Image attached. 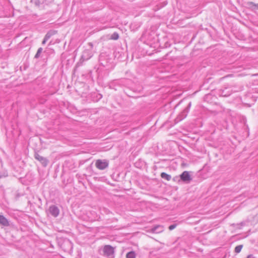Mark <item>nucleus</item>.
I'll list each match as a JSON object with an SVG mask.
<instances>
[{
    "mask_svg": "<svg viewBox=\"0 0 258 258\" xmlns=\"http://www.w3.org/2000/svg\"><path fill=\"white\" fill-rule=\"evenodd\" d=\"M93 56V53L92 52V50L91 49H86L82 53L81 57L79 60V62L77 64V66H80L83 64V63L84 61L88 60Z\"/></svg>",
    "mask_w": 258,
    "mask_h": 258,
    "instance_id": "nucleus-1",
    "label": "nucleus"
},
{
    "mask_svg": "<svg viewBox=\"0 0 258 258\" xmlns=\"http://www.w3.org/2000/svg\"><path fill=\"white\" fill-rule=\"evenodd\" d=\"M191 105V103L190 102L187 106L183 110V111H181L176 117L174 120L175 123H178L186 117L189 111Z\"/></svg>",
    "mask_w": 258,
    "mask_h": 258,
    "instance_id": "nucleus-2",
    "label": "nucleus"
},
{
    "mask_svg": "<svg viewBox=\"0 0 258 258\" xmlns=\"http://www.w3.org/2000/svg\"><path fill=\"white\" fill-rule=\"evenodd\" d=\"M237 90L234 89V87L232 86H228L225 87L223 89L219 91V94L223 97L229 96L233 92H236Z\"/></svg>",
    "mask_w": 258,
    "mask_h": 258,
    "instance_id": "nucleus-3",
    "label": "nucleus"
},
{
    "mask_svg": "<svg viewBox=\"0 0 258 258\" xmlns=\"http://www.w3.org/2000/svg\"><path fill=\"white\" fill-rule=\"evenodd\" d=\"M103 255L108 257H114V249L110 245H105L103 248Z\"/></svg>",
    "mask_w": 258,
    "mask_h": 258,
    "instance_id": "nucleus-4",
    "label": "nucleus"
},
{
    "mask_svg": "<svg viewBox=\"0 0 258 258\" xmlns=\"http://www.w3.org/2000/svg\"><path fill=\"white\" fill-rule=\"evenodd\" d=\"M109 165V162L106 160L98 159L95 163L96 167L99 170H104Z\"/></svg>",
    "mask_w": 258,
    "mask_h": 258,
    "instance_id": "nucleus-5",
    "label": "nucleus"
},
{
    "mask_svg": "<svg viewBox=\"0 0 258 258\" xmlns=\"http://www.w3.org/2000/svg\"><path fill=\"white\" fill-rule=\"evenodd\" d=\"M180 179L185 183H189L192 180L190 175H189V172L187 171H183L180 175Z\"/></svg>",
    "mask_w": 258,
    "mask_h": 258,
    "instance_id": "nucleus-6",
    "label": "nucleus"
},
{
    "mask_svg": "<svg viewBox=\"0 0 258 258\" xmlns=\"http://www.w3.org/2000/svg\"><path fill=\"white\" fill-rule=\"evenodd\" d=\"M35 158L39 161L44 167L47 166L48 163V160L46 158L43 157L40 155L38 153H35L34 154Z\"/></svg>",
    "mask_w": 258,
    "mask_h": 258,
    "instance_id": "nucleus-7",
    "label": "nucleus"
},
{
    "mask_svg": "<svg viewBox=\"0 0 258 258\" xmlns=\"http://www.w3.org/2000/svg\"><path fill=\"white\" fill-rule=\"evenodd\" d=\"M49 213L54 217H56L58 216L59 210L57 206L55 205L50 206L48 209Z\"/></svg>",
    "mask_w": 258,
    "mask_h": 258,
    "instance_id": "nucleus-8",
    "label": "nucleus"
},
{
    "mask_svg": "<svg viewBox=\"0 0 258 258\" xmlns=\"http://www.w3.org/2000/svg\"><path fill=\"white\" fill-rule=\"evenodd\" d=\"M0 225L6 227L10 225L9 220L3 215H0Z\"/></svg>",
    "mask_w": 258,
    "mask_h": 258,
    "instance_id": "nucleus-9",
    "label": "nucleus"
},
{
    "mask_svg": "<svg viewBox=\"0 0 258 258\" xmlns=\"http://www.w3.org/2000/svg\"><path fill=\"white\" fill-rule=\"evenodd\" d=\"M57 31L55 30L49 31L45 35L44 38H45V39L48 40L52 36L55 35Z\"/></svg>",
    "mask_w": 258,
    "mask_h": 258,
    "instance_id": "nucleus-10",
    "label": "nucleus"
},
{
    "mask_svg": "<svg viewBox=\"0 0 258 258\" xmlns=\"http://www.w3.org/2000/svg\"><path fill=\"white\" fill-rule=\"evenodd\" d=\"M152 230L153 232L160 233L163 231V229L162 226L160 225H157L154 227Z\"/></svg>",
    "mask_w": 258,
    "mask_h": 258,
    "instance_id": "nucleus-11",
    "label": "nucleus"
},
{
    "mask_svg": "<svg viewBox=\"0 0 258 258\" xmlns=\"http://www.w3.org/2000/svg\"><path fill=\"white\" fill-rule=\"evenodd\" d=\"M161 178L167 180V181H169L171 179V176L170 175L167 174L165 172H162L161 173Z\"/></svg>",
    "mask_w": 258,
    "mask_h": 258,
    "instance_id": "nucleus-12",
    "label": "nucleus"
},
{
    "mask_svg": "<svg viewBox=\"0 0 258 258\" xmlns=\"http://www.w3.org/2000/svg\"><path fill=\"white\" fill-rule=\"evenodd\" d=\"M136 254L134 251H131L126 254V258H136Z\"/></svg>",
    "mask_w": 258,
    "mask_h": 258,
    "instance_id": "nucleus-13",
    "label": "nucleus"
},
{
    "mask_svg": "<svg viewBox=\"0 0 258 258\" xmlns=\"http://www.w3.org/2000/svg\"><path fill=\"white\" fill-rule=\"evenodd\" d=\"M110 38L112 40H117L119 38V34L117 32H114L111 36Z\"/></svg>",
    "mask_w": 258,
    "mask_h": 258,
    "instance_id": "nucleus-14",
    "label": "nucleus"
},
{
    "mask_svg": "<svg viewBox=\"0 0 258 258\" xmlns=\"http://www.w3.org/2000/svg\"><path fill=\"white\" fill-rule=\"evenodd\" d=\"M42 50L43 49L41 47H40L38 49L37 51L34 56L35 58H38L39 57L41 53L42 52Z\"/></svg>",
    "mask_w": 258,
    "mask_h": 258,
    "instance_id": "nucleus-15",
    "label": "nucleus"
},
{
    "mask_svg": "<svg viewBox=\"0 0 258 258\" xmlns=\"http://www.w3.org/2000/svg\"><path fill=\"white\" fill-rule=\"evenodd\" d=\"M242 247H243L242 245H238L236 246L235 248L234 251L236 253L240 252V251L241 250Z\"/></svg>",
    "mask_w": 258,
    "mask_h": 258,
    "instance_id": "nucleus-16",
    "label": "nucleus"
},
{
    "mask_svg": "<svg viewBox=\"0 0 258 258\" xmlns=\"http://www.w3.org/2000/svg\"><path fill=\"white\" fill-rule=\"evenodd\" d=\"M177 226V224H172L171 225H170L168 227V229L170 230H173L174 228H175Z\"/></svg>",
    "mask_w": 258,
    "mask_h": 258,
    "instance_id": "nucleus-17",
    "label": "nucleus"
},
{
    "mask_svg": "<svg viewBox=\"0 0 258 258\" xmlns=\"http://www.w3.org/2000/svg\"><path fill=\"white\" fill-rule=\"evenodd\" d=\"M47 40H48L47 39H45V38H44V39H43V41L42 42V44H45Z\"/></svg>",
    "mask_w": 258,
    "mask_h": 258,
    "instance_id": "nucleus-18",
    "label": "nucleus"
},
{
    "mask_svg": "<svg viewBox=\"0 0 258 258\" xmlns=\"http://www.w3.org/2000/svg\"><path fill=\"white\" fill-rule=\"evenodd\" d=\"M246 258H254L253 256L251 254L248 255Z\"/></svg>",
    "mask_w": 258,
    "mask_h": 258,
    "instance_id": "nucleus-19",
    "label": "nucleus"
},
{
    "mask_svg": "<svg viewBox=\"0 0 258 258\" xmlns=\"http://www.w3.org/2000/svg\"><path fill=\"white\" fill-rule=\"evenodd\" d=\"M250 4L251 5H253V6H255V7H256L258 8V4H257V5H255V4H254L253 3H252V2L250 3Z\"/></svg>",
    "mask_w": 258,
    "mask_h": 258,
    "instance_id": "nucleus-20",
    "label": "nucleus"
},
{
    "mask_svg": "<svg viewBox=\"0 0 258 258\" xmlns=\"http://www.w3.org/2000/svg\"><path fill=\"white\" fill-rule=\"evenodd\" d=\"M88 44H89V46H90V47H91V48L93 47V45L92 43H91V42H89V43H88Z\"/></svg>",
    "mask_w": 258,
    "mask_h": 258,
    "instance_id": "nucleus-21",
    "label": "nucleus"
},
{
    "mask_svg": "<svg viewBox=\"0 0 258 258\" xmlns=\"http://www.w3.org/2000/svg\"><path fill=\"white\" fill-rule=\"evenodd\" d=\"M177 178H178L177 177H175L173 178V180L174 181H176Z\"/></svg>",
    "mask_w": 258,
    "mask_h": 258,
    "instance_id": "nucleus-22",
    "label": "nucleus"
},
{
    "mask_svg": "<svg viewBox=\"0 0 258 258\" xmlns=\"http://www.w3.org/2000/svg\"><path fill=\"white\" fill-rule=\"evenodd\" d=\"M99 99H101L102 98V95L101 94H99Z\"/></svg>",
    "mask_w": 258,
    "mask_h": 258,
    "instance_id": "nucleus-23",
    "label": "nucleus"
},
{
    "mask_svg": "<svg viewBox=\"0 0 258 258\" xmlns=\"http://www.w3.org/2000/svg\"><path fill=\"white\" fill-rule=\"evenodd\" d=\"M239 224H240L241 226H243V222H241V223H240Z\"/></svg>",
    "mask_w": 258,
    "mask_h": 258,
    "instance_id": "nucleus-24",
    "label": "nucleus"
}]
</instances>
